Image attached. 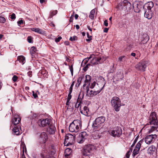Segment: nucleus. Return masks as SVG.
Returning a JSON list of instances; mask_svg holds the SVG:
<instances>
[{
    "mask_svg": "<svg viewBox=\"0 0 158 158\" xmlns=\"http://www.w3.org/2000/svg\"><path fill=\"white\" fill-rule=\"evenodd\" d=\"M109 30V28H106L104 29V31L105 32H107L108 30Z\"/></svg>",
    "mask_w": 158,
    "mask_h": 158,
    "instance_id": "nucleus-59",
    "label": "nucleus"
},
{
    "mask_svg": "<svg viewBox=\"0 0 158 158\" xmlns=\"http://www.w3.org/2000/svg\"><path fill=\"white\" fill-rule=\"evenodd\" d=\"M92 137L94 139H97L99 138L100 137V135L97 131H95L92 135Z\"/></svg>",
    "mask_w": 158,
    "mask_h": 158,
    "instance_id": "nucleus-24",
    "label": "nucleus"
},
{
    "mask_svg": "<svg viewBox=\"0 0 158 158\" xmlns=\"http://www.w3.org/2000/svg\"><path fill=\"white\" fill-rule=\"evenodd\" d=\"M16 18L15 15V14L13 13L11 15L10 19H15Z\"/></svg>",
    "mask_w": 158,
    "mask_h": 158,
    "instance_id": "nucleus-44",
    "label": "nucleus"
},
{
    "mask_svg": "<svg viewBox=\"0 0 158 158\" xmlns=\"http://www.w3.org/2000/svg\"><path fill=\"white\" fill-rule=\"evenodd\" d=\"M143 143H145L143 139L141 140L137 143L135 149L133 151V155H134V156H135L139 153L141 146Z\"/></svg>",
    "mask_w": 158,
    "mask_h": 158,
    "instance_id": "nucleus-13",
    "label": "nucleus"
},
{
    "mask_svg": "<svg viewBox=\"0 0 158 158\" xmlns=\"http://www.w3.org/2000/svg\"><path fill=\"white\" fill-rule=\"evenodd\" d=\"M45 1V0H40V3H42L43 2H44Z\"/></svg>",
    "mask_w": 158,
    "mask_h": 158,
    "instance_id": "nucleus-64",
    "label": "nucleus"
},
{
    "mask_svg": "<svg viewBox=\"0 0 158 158\" xmlns=\"http://www.w3.org/2000/svg\"><path fill=\"white\" fill-rule=\"evenodd\" d=\"M27 74L28 76H29L30 77H31L32 76V72L29 71L28 72Z\"/></svg>",
    "mask_w": 158,
    "mask_h": 158,
    "instance_id": "nucleus-56",
    "label": "nucleus"
},
{
    "mask_svg": "<svg viewBox=\"0 0 158 158\" xmlns=\"http://www.w3.org/2000/svg\"><path fill=\"white\" fill-rule=\"evenodd\" d=\"M18 77L15 75H14L12 77V80L14 81L15 82L17 80Z\"/></svg>",
    "mask_w": 158,
    "mask_h": 158,
    "instance_id": "nucleus-41",
    "label": "nucleus"
},
{
    "mask_svg": "<svg viewBox=\"0 0 158 158\" xmlns=\"http://www.w3.org/2000/svg\"><path fill=\"white\" fill-rule=\"evenodd\" d=\"M6 21L5 19L3 17L0 16V22L4 23Z\"/></svg>",
    "mask_w": 158,
    "mask_h": 158,
    "instance_id": "nucleus-37",
    "label": "nucleus"
},
{
    "mask_svg": "<svg viewBox=\"0 0 158 158\" xmlns=\"http://www.w3.org/2000/svg\"><path fill=\"white\" fill-rule=\"evenodd\" d=\"M116 77H117L118 80H122L124 77L123 73H121L120 72H118L117 73Z\"/></svg>",
    "mask_w": 158,
    "mask_h": 158,
    "instance_id": "nucleus-25",
    "label": "nucleus"
},
{
    "mask_svg": "<svg viewBox=\"0 0 158 158\" xmlns=\"http://www.w3.org/2000/svg\"><path fill=\"white\" fill-rule=\"evenodd\" d=\"M94 146L91 144H88L85 146L82 151L83 155L85 156H91L93 153Z\"/></svg>",
    "mask_w": 158,
    "mask_h": 158,
    "instance_id": "nucleus-5",
    "label": "nucleus"
},
{
    "mask_svg": "<svg viewBox=\"0 0 158 158\" xmlns=\"http://www.w3.org/2000/svg\"><path fill=\"white\" fill-rule=\"evenodd\" d=\"M21 119V118L19 115L18 114H15L11 122L13 124L16 125L19 123Z\"/></svg>",
    "mask_w": 158,
    "mask_h": 158,
    "instance_id": "nucleus-15",
    "label": "nucleus"
},
{
    "mask_svg": "<svg viewBox=\"0 0 158 158\" xmlns=\"http://www.w3.org/2000/svg\"><path fill=\"white\" fill-rule=\"evenodd\" d=\"M109 133L114 137H119L122 134V130L120 127H117L113 130L108 131Z\"/></svg>",
    "mask_w": 158,
    "mask_h": 158,
    "instance_id": "nucleus-8",
    "label": "nucleus"
},
{
    "mask_svg": "<svg viewBox=\"0 0 158 158\" xmlns=\"http://www.w3.org/2000/svg\"><path fill=\"white\" fill-rule=\"evenodd\" d=\"M81 124V123L79 120H74L70 125L69 127V131L72 132H78Z\"/></svg>",
    "mask_w": 158,
    "mask_h": 158,
    "instance_id": "nucleus-3",
    "label": "nucleus"
},
{
    "mask_svg": "<svg viewBox=\"0 0 158 158\" xmlns=\"http://www.w3.org/2000/svg\"><path fill=\"white\" fill-rule=\"evenodd\" d=\"M153 3L152 2H148L145 5L147 7V9H146V10H152V9L153 7Z\"/></svg>",
    "mask_w": 158,
    "mask_h": 158,
    "instance_id": "nucleus-20",
    "label": "nucleus"
},
{
    "mask_svg": "<svg viewBox=\"0 0 158 158\" xmlns=\"http://www.w3.org/2000/svg\"><path fill=\"white\" fill-rule=\"evenodd\" d=\"M125 6L127 10H130L131 8V5L130 2H129L128 3H127L126 6Z\"/></svg>",
    "mask_w": 158,
    "mask_h": 158,
    "instance_id": "nucleus-34",
    "label": "nucleus"
},
{
    "mask_svg": "<svg viewBox=\"0 0 158 158\" xmlns=\"http://www.w3.org/2000/svg\"><path fill=\"white\" fill-rule=\"evenodd\" d=\"M74 83H75V81H73V82H72V84L71 85V86L69 89V91H70V93H72V92L73 87V86L74 85Z\"/></svg>",
    "mask_w": 158,
    "mask_h": 158,
    "instance_id": "nucleus-39",
    "label": "nucleus"
},
{
    "mask_svg": "<svg viewBox=\"0 0 158 158\" xmlns=\"http://www.w3.org/2000/svg\"><path fill=\"white\" fill-rule=\"evenodd\" d=\"M88 136V135L86 132L84 131L82 132L79 135L77 141L80 143H83Z\"/></svg>",
    "mask_w": 158,
    "mask_h": 158,
    "instance_id": "nucleus-12",
    "label": "nucleus"
},
{
    "mask_svg": "<svg viewBox=\"0 0 158 158\" xmlns=\"http://www.w3.org/2000/svg\"><path fill=\"white\" fill-rule=\"evenodd\" d=\"M129 2L128 1L125 0L123 1V4L124 6H126L127 3H128Z\"/></svg>",
    "mask_w": 158,
    "mask_h": 158,
    "instance_id": "nucleus-52",
    "label": "nucleus"
},
{
    "mask_svg": "<svg viewBox=\"0 0 158 158\" xmlns=\"http://www.w3.org/2000/svg\"><path fill=\"white\" fill-rule=\"evenodd\" d=\"M48 127L49 128L48 129V131L49 133L52 134H54L56 131V128L55 126L53 124H51Z\"/></svg>",
    "mask_w": 158,
    "mask_h": 158,
    "instance_id": "nucleus-18",
    "label": "nucleus"
},
{
    "mask_svg": "<svg viewBox=\"0 0 158 158\" xmlns=\"http://www.w3.org/2000/svg\"><path fill=\"white\" fill-rule=\"evenodd\" d=\"M35 32H37L39 33L42 34L43 33L42 31L39 28H36V29H35Z\"/></svg>",
    "mask_w": 158,
    "mask_h": 158,
    "instance_id": "nucleus-35",
    "label": "nucleus"
},
{
    "mask_svg": "<svg viewBox=\"0 0 158 158\" xmlns=\"http://www.w3.org/2000/svg\"><path fill=\"white\" fill-rule=\"evenodd\" d=\"M57 12V11L56 10L51 11L50 12L49 17L50 18H52L54 15H56Z\"/></svg>",
    "mask_w": 158,
    "mask_h": 158,
    "instance_id": "nucleus-32",
    "label": "nucleus"
},
{
    "mask_svg": "<svg viewBox=\"0 0 158 158\" xmlns=\"http://www.w3.org/2000/svg\"><path fill=\"white\" fill-rule=\"evenodd\" d=\"M88 110H89V109L88 108L87 106H85L83 108V110H82L85 111V110H87L86 111H87Z\"/></svg>",
    "mask_w": 158,
    "mask_h": 158,
    "instance_id": "nucleus-57",
    "label": "nucleus"
},
{
    "mask_svg": "<svg viewBox=\"0 0 158 158\" xmlns=\"http://www.w3.org/2000/svg\"><path fill=\"white\" fill-rule=\"evenodd\" d=\"M144 16L145 17L148 19H151L153 16L152 10H146Z\"/></svg>",
    "mask_w": 158,
    "mask_h": 158,
    "instance_id": "nucleus-16",
    "label": "nucleus"
},
{
    "mask_svg": "<svg viewBox=\"0 0 158 158\" xmlns=\"http://www.w3.org/2000/svg\"><path fill=\"white\" fill-rule=\"evenodd\" d=\"M33 93V96L34 97V98H38V96L36 93H35L34 91L32 92Z\"/></svg>",
    "mask_w": 158,
    "mask_h": 158,
    "instance_id": "nucleus-53",
    "label": "nucleus"
},
{
    "mask_svg": "<svg viewBox=\"0 0 158 158\" xmlns=\"http://www.w3.org/2000/svg\"><path fill=\"white\" fill-rule=\"evenodd\" d=\"M36 51V49L35 47L33 46L31 48L30 52L31 54L34 53Z\"/></svg>",
    "mask_w": 158,
    "mask_h": 158,
    "instance_id": "nucleus-33",
    "label": "nucleus"
},
{
    "mask_svg": "<svg viewBox=\"0 0 158 158\" xmlns=\"http://www.w3.org/2000/svg\"><path fill=\"white\" fill-rule=\"evenodd\" d=\"M125 57V56H123L119 57L118 58V60L120 61H123V60H124V58Z\"/></svg>",
    "mask_w": 158,
    "mask_h": 158,
    "instance_id": "nucleus-45",
    "label": "nucleus"
},
{
    "mask_svg": "<svg viewBox=\"0 0 158 158\" xmlns=\"http://www.w3.org/2000/svg\"><path fill=\"white\" fill-rule=\"evenodd\" d=\"M131 55L133 56H135V53H133V52L131 54Z\"/></svg>",
    "mask_w": 158,
    "mask_h": 158,
    "instance_id": "nucleus-62",
    "label": "nucleus"
},
{
    "mask_svg": "<svg viewBox=\"0 0 158 158\" xmlns=\"http://www.w3.org/2000/svg\"><path fill=\"white\" fill-rule=\"evenodd\" d=\"M86 79L85 80V84L83 85V88L85 87L86 84H88V85L90 84V81L91 79V76L89 75H86L85 76Z\"/></svg>",
    "mask_w": 158,
    "mask_h": 158,
    "instance_id": "nucleus-21",
    "label": "nucleus"
},
{
    "mask_svg": "<svg viewBox=\"0 0 158 158\" xmlns=\"http://www.w3.org/2000/svg\"><path fill=\"white\" fill-rule=\"evenodd\" d=\"M104 25H105V26L106 27H107L108 25V21H107V20H106L104 21Z\"/></svg>",
    "mask_w": 158,
    "mask_h": 158,
    "instance_id": "nucleus-55",
    "label": "nucleus"
},
{
    "mask_svg": "<svg viewBox=\"0 0 158 158\" xmlns=\"http://www.w3.org/2000/svg\"><path fill=\"white\" fill-rule=\"evenodd\" d=\"M136 142H137V139H135L134 140L133 143L131 145V148L130 149V150H131V151H132V149H131V148L134 146V145H135V143Z\"/></svg>",
    "mask_w": 158,
    "mask_h": 158,
    "instance_id": "nucleus-50",
    "label": "nucleus"
},
{
    "mask_svg": "<svg viewBox=\"0 0 158 158\" xmlns=\"http://www.w3.org/2000/svg\"><path fill=\"white\" fill-rule=\"evenodd\" d=\"M77 37L76 36H74L73 37H70L69 39V40L71 41H73L77 40Z\"/></svg>",
    "mask_w": 158,
    "mask_h": 158,
    "instance_id": "nucleus-40",
    "label": "nucleus"
},
{
    "mask_svg": "<svg viewBox=\"0 0 158 158\" xmlns=\"http://www.w3.org/2000/svg\"><path fill=\"white\" fill-rule=\"evenodd\" d=\"M157 136V135L156 134L148 135L145 139V142L147 144H150L153 142L156 138Z\"/></svg>",
    "mask_w": 158,
    "mask_h": 158,
    "instance_id": "nucleus-10",
    "label": "nucleus"
},
{
    "mask_svg": "<svg viewBox=\"0 0 158 158\" xmlns=\"http://www.w3.org/2000/svg\"><path fill=\"white\" fill-rule=\"evenodd\" d=\"M17 60L22 64H23L25 63V58L23 56H18V57Z\"/></svg>",
    "mask_w": 158,
    "mask_h": 158,
    "instance_id": "nucleus-22",
    "label": "nucleus"
},
{
    "mask_svg": "<svg viewBox=\"0 0 158 158\" xmlns=\"http://www.w3.org/2000/svg\"><path fill=\"white\" fill-rule=\"evenodd\" d=\"M78 15L77 14H76L75 15V18L76 19H77L78 18Z\"/></svg>",
    "mask_w": 158,
    "mask_h": 158,
    "instance_id": "nucleus-61",
    "label": "nucleus"
},
{
    "mask_svg": "<svg viewBox=\"0 0 158 158\" xmlns=\"http://www.w3.org/2000/svg\"><path fill=\"white\" fill-rule=\"evenodd\" d=\"M13 131L17 135H19V131L18 127H15L13 129Z\"/></svg>",
    "mask_w": 158,
    "mask_h": 158,
    "instance_id": "nucleus-31",
    "label": "nucleus"
},
{
    "mask_svg": "<svg viewBox=\"0 0 158 158\" xmlns=\"http://www.w3.org/2000/svg\"><path fill=\"white\" fill-rule=\"evenodd\" d=\"M95 10L93 9L91 10L90 12V14L89 15V17L91 19H93L94 17L95 14Z\"/></svg>",
    "mask_w": 158,
    "mask_h": 158,
    "instance_id": "nucleus-28",
    "label": "nucleus"
},
{
    "mask_svg": "<svg viewBox=\"0 0 158 158\" xmlns=\"http://www.w3.org/2000/svg\"><path fill=\"white\" fill-rule=\"evenodd\" d=\"M72 152V150L71 149L68 148L66 149L64 152V155L65 156H69Z\"/></svg>",
    "mask_w": 158,
    "mask_h": 158,
    "instance_id": "nucleus-26",
    "label": "nucleus"
},
{
    "mask_svg": "<svg viewBox=\"0 0 158 158\" xmlns=\"http://www.w3.org/2000/svg\"><path fill=\"white\" fill-rule=\"evenodd\" d=\"M96 83L95 81H94L93 83H91L90 85V88L93 89L95 88L96 85Z\"/></svg>",
    "mask_w": 158,
    "mask_h": 158,
    "instance_id": "nucleus-38",
    "label": "nucleus"
},
{
    "mask_svg": "<svg viewBox=\"0 0 158 158\" xmlns=\"http://www.w3.org/2000/svg\"><path fill=\"white\" fill-rule=\"evenodd\" d=\"M105 118L104 117L101 116L98 117L94 122L93 127L94 129L99 130L100 128H102V126L103 125L102 124L105 122Z\"/></svg>",
    "mask_w": 158,
    "mask_h": 158,
    "instance_id": "nucleus-4",
    "label": "nucleus"
},
{
    "mask_svg": "<svg viewBox=\"0 0 158 158\" xmlns=\"http://www.w3.org/2000/svg\"><path fill=\"white\" fill-rule=\"evenodd\" d=\"M71 93H70V91H69V93L68 95V98H67V100H68V101H70V100L71 99Z\"/></svg>",
    "mask_w": 158,
    "mask_h": 158,
    "instance_id": "nucleus-46",
    "label": "nucleus"
},
{
    "mask_svg": "<svg viewBox=\"0 0 158 158\" xmlns=\"http://www.w3.org/2000/svg\"><path fill=\"white\" fill-rule=\"evenodd\" d=\"M70 70L71 71L72 75H73V68L72 66L71 67H70Z\"/></svg>",
    "mask_w": 158,
    "mask_h": 158,
    "instance_id": "nucleus-54",
    "label": "nucleus"
},
{
    "mask_svg": "<svg viewBox=\"0 0 158 158\" xmlns=\"http://www.w3.org/2000/svg\"><path fill=\"white\" fill-rule=\"evenodd\" d=\"M76 27L77 30H78L80 28V27L78 25H76Z\"/></svg>",
    "mask_w": 158,
    "mask_h": 158,
    "instance_id": "nucleus-60",
    "label": "nucleus"
},
{
    "mask_svg": "<svg viewBox=\"0 0 158 158\" xmlns=\"http://www.w3.org/2000/svg\"><path fill=\"white\" fill-rule=\"evenodd\" d=\"M17 23H18V25L19 26H20V25H21L22 24H23V21L21 19L20 20L18 21Z\"/></svg>",
    "mask_w": 158,
    "mask_h": 158,
    "instance_id": "nucleus-48",
    "label": "nucleus"
},
{
    "mask_svg": "<svg viewBox=\"0 0 158 158\" xmlns=\"http://www.w3.org/2000/svg\"><path fill=\"white\" fill-rule=\"evenodd\" d=\"M149 123L150 125H153L155 126H152L149 130L150 133L156 131H158V120L157 119L156 113L153 112L151 114L148 120Z\"/></svg>",
    "mask_w": 158,
    "mask_h": 158,
    "instance_id": "nucleus-1",
    "label": "nucleus"
},
{
    "mask_svg": "<svg viewBox=\"0 0 158 158\" xmlns=\"http://www.w3.org/2000/svg\"><path fill=\"white\" fill-rule=\"evenodd\" d=\"M38 124L40 127L49 126L51 124V121L50 119H40L38 121Z\"/></svg>",
    "mask_w": 158,
    "mask_h": 158,
    "instance_id": "nucleus-9",
    "label": "nucleus"
},
{
    "mask_svg": "<svg viewBox=\"0 0 158 158\" xmlns=\"http://www.w3.org/2000/svg\"><path fill=\"white\" fill-rule=\"evenodd\" d=\"M130 152V151L127 152V153H126V156L127 158H128L129 157L130 155L129 154V153Z\"/></svg>",
    "mask_w": 158,
    "mask_h": 158,
    "instance_id": "nucleus-58",
    "label": "nucleus"
},
{
    "mask_svg": "<svg viewBox=\"0 0 158 158\" xmlns=\"http://www.w3.org/2000/svg\"><path fill=\"white\" fill-rule=\"evenodd\" d=\"M111 102L115 110L116 111H119L121 106V102L120 99L117 97H114L112 98Z\"/></svg>",
    "mask_w": 158,
    "mask_h": 158,
    "instance_id": "nucleus-6",
    "label": "nucleus"
},
{
    "mask_svg": "<svg viewBox=\"0 0 158 158\" xmlns=\"http://www.w3.org/2000/svg\"><path fill=\"white\" fill-rule=\"evenodd\" d=\"M156 150V148L155 146L152 145L150 146L148 149V151L149 153L152 152H154Z\"/></svg>",
    "mask_w": 158,
    "mask_h": 158,
    "instance_id": "nucleus-27",
    "label": "nucleus"
},
{
    "mask_svg": "<svg viewBox=\"0 0 158 158\" xmlns=\"http://www.w3.org/2000/svg\"><path fill=\"white\" fill-rule=\"evenodd\" d=\"M75 138V134H67L65 136V141L64 143V145H65V142L68 143L67 146L73 144L74 143Z\"/></svg>",
    "mask_w": 158,
    "mask_h": 158,
    "instance_id": "nucleus-7",
    "label": "nucleus"
},
{
    "mask_svg": "<svg viewBox=\"0 0 158 158\" xmlns=\"http://www.w3.org/2000/svg\"><path fill=\"white\" fill-rule=\"evenodd\" d=\"M85 90L86 92V96L89 97H93L99 93H97V92L95 90L94 91L91 90L89 91V88L88 85L86 87L85 89Z\"/></svg>",
    "mask_w": 158,
    "mask_h": 158,
    "instance_id": "nucleus-14",
    "label": "nucleus"
},
{
    "mask_svg": "<svg viewBox=\"0 0 158 158\" xmlns=\"http://www.w3.org/2000/svg\"><path fill=\"white\" fill-rule=\"evenodd\" d=\"M87 37L89 39H86V41L87 42L90 41V40H92V39H91L92 36L89 35V34L88 32H87Z\"/></svg>",
    "mask_w": 158,
    "mask_h": 158,
    "instance_id": "nucleus-36",
    "label": "nucleus"
},
{
    "mask_svg": "<svg viewBox=\"0 0 158 158\" xmlns=\"http://www.w3.org/2000/svg\"><path fill=\"white\" fill-rule=\"evenodd\" d=\"M87 28H88V29L89 31H92V29L90 27V26H88V27H87Z\"/></svg>",
    "mask_w": 158,
    "mask_h": 158,
    "instance_id": "nucleus-63",
    "label": "nucleus"
},
{
    "mask_svg": "<svg viewBox=\"0 0 158 158\" xmlns=\"http://www.w3.org/2000/svg\"><path fill=\"white\" fill-rule=\"evenodd\" d=\"M47 139V136L46 133L43 132L40 135V139L42 142L45 143Z\"/></svg>",
    "mask_w": 158,
    "mask_h": 158,
    "instance_id": "nucleus-17",
    "label": "nucleus"
},
{
    "mask_svg": "<svg viewBox=\"0 0 158 158\" xmlns=\"http://www.w3.org/2000/svg\"><path fill=\"white\" fill-rule=\"evenodd\" d=\"M27 40L28 42L29 43H32L31 37V36H29L27 37Z\"/></svg>",
    "mask_w": 158,
    "mask_h": 158,
    "instance_id": "nucleus-47",
    "label": "nucleus"
},
{
    "mask_svg": "<svg viewBox=\"0 0 158 158\" xmlns=\"http://www.w3.org/2000/svg\"><path fill=\"white\" fill-rule=\"evenodd\" d=\"M90 64H87L84 68L83 69V70L85 71H86L88 68V66H90Z\"/></svg>",
    "mask_w": 158,
    "mask_h": 158,
    "instance_id": "nucleus-42",
    "label": "nucleus"
},
{
    "mask_svg": "<svg viewBox=\"0 0 158 158\" xmlns=\"http://www.w3.org/2000/svg\"><path fill=\"white\" fill-rule=\"evenodd\" d=\"M143 40H142V42L143 44L146 43L149 39V36L148 35L146 34L143 35Z\"/></svg>",
    "mask_w": 158,
    "mask_h": 158,
    "instance_id": "nucleus-23",
    "label": "nucleus"
},
{
    "mask_svg": "<svg viewBox=\"0 0 158 158\" xmlns=\"http://www.w3.org/2000/svg\"><path fill=\"white\" fill-rule=\"evenodd\" d=\"M92 58L91 61V63L93 65H96L98 64H100L102 62V58L101 57H96L94 55H90L89 57L85 59L82 61L81 65H85L89 60Z\"/></svg>",
    "mask_w": 158,
    "mask_h": 158,
    "instance_id": "nucleus-2",
    "label": "nucleus"
},
{
    "mask_svg": "<svg viewBox=\"0 0 158 158\" xmlns=\"http://www.w3.org/2000/svg\"><path fill=\"white\" fill-rule=\"evenodd\" d=\"M104 85L103 86V87H102V85H101V84L99 83H97L96 84V85L95 87L94 88V90L95 91L97 92L98 93H99L101 90L104 87Z\"/></svg>",
    "mask_w": 158,
    "mask_h": 158,
    "instance_id": "nucleus-19",
    "label": "nucleus"
},
{
    "mask_svg": "<svg viewBox=\"0 0 158 158\" xmlns=\"http://www.w3.org/2000/svg\"><path fill=\"white\" fill-rule=\"evenodd\" d=\"M43 158H55L54 157L50 158L48 155H45L44 154L42 155Z\"/></svg>",
    "mask_w": 158,
    "mask_h": 158,
    "instance_id": "nucleus-43",
    "label": "nucleus"
},
{
    "mask_svg": "<svg viewBox=\"0 0 158 158\" xmlns=\"http://www.w3.org/2000/svg\"><path fill=\"white\" fill-rule=\"evenodd\" d=\"M62 37L61 36H59L57 38H56L55 39V41L56 42H58L60 41V40L61 39Z\"/></svg>",
    "mask_w": 158,
    "mask_h": 158,
    "instance_id": "nucleus-49",
    "label": "nucleus"
},
{
    "mask_svg": "<svg viewBox=\"0 0 158 158\" xmlns=\"http://www.w3.org/2000/svg\"><path fill=\"white\" fill-rule=\"evenodd\" d=\"M74 12L73 13V15L71 16L70 18V19H69V21H70V22H72L73 21V17L74 16Z\"/></svg>",
    "mask_w": 158,
    "mask_h": 158,
    "instance_id": "nucleus-51",
    "label": "nucleus"
},
{
    "mask_svg": "<svg viewBox=\"0 0 158 158\" xmlns=\"http://www.w3.org/2000/svg\"><path fill=\"white\" fill-rule=\"evenodd\" d=\"M146 67L145 62L144 61H141L137 64L135 66L136 69L140 71L143 72L145 71Z\"/></svg>",
    "mask_w": 158,
    "mask_h": 158,
    "instance_id": "nucleus-11",
    "label": "nucleus"
},
{
    "mask_svg": "<svg viewBox=\"0 0 158 158\" xmlns=\"http://www.w3.org/2000/svg\"><path fill=\"white\" fill-rule=\"evenodd\" d=\"M84 78V75H82L77 80V83L76 84V86H79L80 85L81 82L83 78Z\"/></svg>",
    "mask_w": 158,
    "mask_h": 158,
    "instance_id": "nucleus-29",
    "label": "nucleus"
},
{
    "mask_svg": "<svg viewBox=\"0 0 158 158\" xmlns=\"http://www.w3.org/2000/svg\"><path fill=\"white\" fill-rule=\"evenodd\" d=\"M86 110L84 111V110H80V112L81 113H82V114L87 116H89L90 115V113L89 112V110H88L87 111H86Z\"/></svg>",
    "mask_w": 158,
    "mask_h": 158,
    "instance_id": "nucleus-30",
    "label": "nucleus"
}]
</instances>
